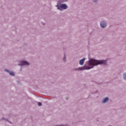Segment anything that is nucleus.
Wrapping results in <instances>:
<instances>
[{"mask_svg":"<svg viewBox=\"0 0 126 126\" xmlns=\"http://www.w3.org/2000/svg\"><path fill=\"white\" fill-rule=\"evenodd\" d=\"M107 61L106 60H95L94 59H90L89 61V66H85L84 67H80L79 69L82 70L83 69H90L93 68L94 65H98V64H106Z\"/></svg>","mask_w":126,"mask_h":126,"instance_id":"obj_1","label":"nucleus"},{"mask_svg":"<svg viewBox=\"0 0 126 126\" xmlns=\"http://www.w3.org/2000/svg\"><path fill=\"white\" fill-rule=\"evenodd\" d=\"M57 7L58 9L62 10V9H66L67 8V5L65 4H62L61 6H58Z\"/></svg>","mask_w":126,"mask_h":126,"instance_id":"obj_2","label":"nucleus"},{"mask_svg":"<svg viewBox=\"0 0 126 126\" xmlns=\"http://www.w3.org/2000/svg\"><path fill=\"white\" fill-rule=\"evenodd\" d=\"M19 65H29V63L26 61H21Z\"/></svg>","mask_w":126,"mask_h":126,"instance_id":"obj_3","label":"nucleus"},{"mask_svg":"<svg viewBox=\"0 0 126 126\" xmlns=\"http://www.w3.org/2000/svg\"><path fill=\"white\" fill-rule=\"evenodd\" d=\"M107 26V24L104 22H100V27L101 28H105Z\"/></svg>","mask_w":126,"mask_h":126,"instance_id":"obj_4","label":"nucleus"},{"mask_svg":"<svg viewBox=\"0 0 126 126\" xmlns=\"http://www.w3.org/2000/svg\"><path fill=\"white\" fill-rule=\"evenodd\" d=\"M84 62H85V58L81 59L79 61V64H80V65H83V64H84Z\"/></svg>","mask_w":126,"mask_h":126,"instance_id":"obj_5","label":"nucleus"},{"mask_svg":"<svg viewBox=\"0 0 126 126\" xmlns=\"http://www.w3.org/2000/svg\"><path fill=\"white\" fill-rule=\"evenodd\" d=\"M5 71H6L7 72H9L10 75H12V76H14V72H9V71L6 69H5Z\"/></svg>","mask_w":126,"mask_h":126,"instance_id":"obj_6","label":"nucleus"},{"mask_svg":"<svg viewBox=\"0 0 126 126\" xmlns=\"http://www.w3.org/2000/svg\"><path fill=\"white\" fill-rule=\"evenodd\" d=\"M109 101V98L106 97L102 101V103H107Z\"/></svg>","mask_w":126,"mask_h":126,"instance_id":"obj_7","label":"nucleus"},{"mask_svg":"<svg viewBox=\"0 0 126 126\" xmlns=\"http://www.w3.org/2000/svg\"><path fill=\"white\" fill-rule=\"evenodd\" d=\"M124 79H125L126 80V73H125L123 76Z\"/></svg>","mask_w":126,"mask_h":126,"instance_id":"obj_8","label":"nucleus"},{"mask_svg":"<svg viewBox=\"0 0 126 126\" xmlns=\"http://www.w3.org/2000/svg\"><path fill=\"white\" fill-rule=\"evenodd\" d=\"M38 105L39 106H41L42 105V103L41 102H38Z\"/></svg>","mask_w":126,"mask_h":126,"instance_id":"obj_9","label":"nucleus"},{"mask_svg":"<svg viewBox=\"0 0 126 126\" xmlns=\"http://www.w3.org/2000/svg\"><path fill=\"white\" fill-rule=\"evenodd\" d=\"M63 126V125H60V126Z\"/></svg>","mask_w":126,"mask_h":126,"instance_id":"obj_10","label":"nucleus"},{"mask_svg":"<svg viewBox=\"0 0 126 126\" xmlns=\"http://www.w3.org/2000/svg\"><path fill=\"white\" fill-rule=\"evenodd\" d=\"M97 1V0H94V2H96Z\"/></svg>","mask_w":126,"mask_h":126,"instance_id":"obj_11","label":"nucleus"},{"mask_svg":"<svg viewBox=\"0 0 126 126\" xmlns=\"http://www.w3.org/2000/svg\"><path fill=\"white\" fill-rule=\"evenodd\" d=\"M65 59V56L64 57L63 61H64Z\"/></svg>","mask_w":126,"mask_h":126,"instance_id":"obj_12","label":"nucleus"}]
</instances>
